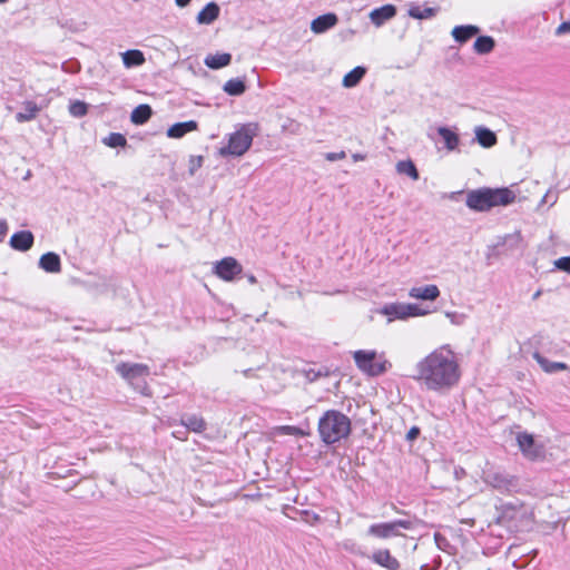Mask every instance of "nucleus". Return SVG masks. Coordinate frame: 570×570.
<instances>
[{
	"label": "nucleus",
	"instance_id": "aec40b11",
	"mask_svg": "<svg viewBox=\"0 0 570 570\" xmlns=\"http://www.w3.org/2000/svg\"><path fill=\"white\" fill-rule=\"evenodd\" d=\"M22 108L23 111H20L16 115V120L20 124L36 119V117L41 110V107H39L36 102L30 100L24 101L22 104Z\"/></svg>",
	"mask_w": 570,
	"mask_h": 570
},
{
	"label": "nucleus",
	"instance_id": "c9c22d12",
	"mask_svg": "<svg viewBox=\"0 0 570 570\" xmlns=\"http://www.w3.org/2000/svg\"><path fill=\"white\" fill-rule=\"evenodd\" d=\"M88 107L83 101L76 100L70 104L69 112L75 117H82L87 114Z\"/></svg>",
	"mask_w": 570,
	"mask_h": 570
},
{
	"label": "nucleus",
	"instance_id": "1a4fd4ad",
	"mask_svg": "<svg viewBox=\"0 0 570 570\" xmlns=\"http://www.w3.org/2000/svg\"><path fill=\"white\" fill-rule=\"evenodd\" d=\"M116 372L130 384L149 375V367L141 363L122 362L116 366Z\"/></svg>",
	"mask_w": 570,
	"mask_h": 570
},
{
	"label": "nucleus",
	"instance_id": "8fccbe9b",
	"mask_svg": "<svg viewBox=\"0 0 570 570\" xmlns=\"http://www.w3.org/2000/svg\"><path fill=\"white\" fill-rule=\"evenodd\" d=\"M7 1H8V0H0V3H4V2H7Z\"/></svg>",
	"mask_w": 570,
	"mask_h": 570
},
{
	"label": "nucleus",
	"instance_id": "f8f14e48",
	"mask_svg": "<svg viewBox=\"0 0 570 570\" xmlns=\"http://www.w3.org/2000/svg\"><path fill=\"white\" fill-rule=\"evenodd\" d=\"M409 296L414 299L435 301L440 296V289L434 284L415 286L409 291Z\"/></svg>",
	"mask_w": 570,
	"mask_h": 570
},
{
	"label": "nucleus",
	"instance_id": "f704fd0d",
	"mask_svg": "<svg viewBox=\"0 0 570 570\" xmlns=\"http://www.w3.org/2000/svg\"><path fill=\"white\" fill-rule=\"evenodd\" d=\"M104 142L109 147H124L127 144V139L124 135L118 132H112L108 137L104 139Z\"/></svg>",
	"mask_w": 570,
	"mask_h": 570
},
{
	"label": "nucleus",
	"instance_id": "9b49d317",
	"mask_svg": "<svg viewBox=\"0 0 570 570\" xmlns=\"http://www.w3.org/2000/svg\"><path fill=\"white\" fill-rule=\"evenodd\" d=\"M35 242L33 234L30 230H21L14 233L10 238V246L19 252L29 250Z\"/></svg>",
	"mask_w": 570,
	"mask_h": 570
},
{
	"label": "nucleus",
	"instance_id": "72a5a7b5",
	"mask_svg": "<svg viewBox=\"0 0 570 570\" xmlns=\"http://www.w3.org/2000/svg\"><path fill=\"white\" fill-rule=\"evenodd\" d=\"M275 435H294V436H305L307 435L302 429L293 425H281L276 426L273 430Z\"/></svg>",
	"mask_w": 570,
	"mask_h": 570
},
{
	"label": "nucleus",
	"instance_id": "6ab92c4d",
	"mask_svg": "<svg viewBox=\"0 0 570 570\" xmlns=\"http://www.w3.org/2000/svg\"><path fill=\"white\" fill-rule=\"evenodd\" d=\"M438 134L443 139L448 151H454L458 149L460 145V137L454 130L442 126L438 128Z\"/></svg>",
	"mask_w": 570,
	"mask_h": 570
},
{
	"label": "nucleus",
	"instance_id": "79ce46f5",
	"mask_svg": "<svg viewBox=\"0 0 570 570\" xmlns=\"http://www.w3.org/2000/svg\"><path fill=\"white\" fill-rule=\"evenodd\" d=\"M8 232V223L4 219H0V242L3 240Z\"/></svg>",
	"mask_w": 570,
	"mask_h": 570
},
{
	"label": "nucleus",
	"instance_id": "de8ad7c7",
	"mask_svg": "<svg viewBox=\"0 0 570 570\" xmlns=\"http://www.w3.org/2000/svg\"><path fill=\"white\" fill-rule=\"evenodd\" d=\"M248 282H249L250 284H255L257 281H256V277H255V276L250 275V276H248Z\"/></svg>",
	"mask_w": 570,
	"mask_h": 570
},
{
	"label": "nucleus",
	"instance_id": "dca6fc26",
	"mask_svg": "<svg viewBox=\"0 0 570 570\" xmlns=\"http://www.w3.org/2000/svg\"><path fill=\"white\" fill-rule=\"evenodd\" d=\"M337 23V17L334 13H326L317 17L311 23V30L314 33H323Z\"/></svg>",
	"mask_w": 570,
	"mask_h": 570
},
{
	"label": "nucleus",
	"instance_id": "c03bdc74",
	"mask_svg": "<svg viewBox=\"0 0 570 570\" xmlns=\"http://www.w3.org/2000/svg\"><path fill=\"white\" fill-rule=\"evenodd\" d=\"M190 1H191V0H175L176 4H177L178 7H181V8H184V7L188 6V4L190 3Z\"/></svg>",
	"mask_w": 570,
	"mask_h": 570
},
{
	"label": "nucleus",
	"instance_id": "393cba45",
	"mask_svg": "<svg viewBox=\"0 0 570 570\" xmlns=\"http://www.w3.org/2000/svg\"><path fill=\"white\" fill-rule=\"evenodd\" d=\"M121 59L126 68L138 67L144 65L146 61L144 53L137 49L122 52Z\"/></svg>",
	"mask_w": 570,
	"mask_h": 570
},
{
	"label": "nucleus",
	"instance_id": "c756f323",
	"mask_svg": "<svg viewBox=\"0 0 570 570\" xmlns=\"http://www.w3.org/2000/svg\"><path fill=\"white\" fill-rule=\"evenodd\" d=\"M494 45L492 37L481 36L474 41L473 48L479 55H487L493 50Z\"/></svg>",
	"mask_w": 570,
	"mask_h": 570
},
{
	"label": "nucleus",
	"instance_id": "473e14b6",
	"mask_svg": "<svg viewBox=\"0 0 570 570\" xmlns=\"http://www.w3.org/2000/svg\"><path fill=\"white\" fill-rule=\"evenodd\" d=\"M438 9L436 8H420L417 6L410 8L409 14L410 17L414 19H429L436 14Z\"/></svg>",
	"mask_w": 570,
	"mask_h": 570
},
{
	"label": "nucleus",
	"instance_id": "7ed1b4c3",
	"mask_svg": "<svg viewBox=\"0 0 570 570\" xmlns=\"http://www.w3.org/2000/svg\"><path fill=\"white\" fill-rule=\"evenodd\" d=\"M352 430L348 416L336 410L326 411L318 420V433L325 444L346 439Z\"/></svg>",
	"mask_w": 570,
	"mask_h": 570
},
{
	"label": "nucleus",
	"instance_id": "423d86ee",
	"mask_svg": "<svg viewBox=\"0 0 570 570\" xmlns=\"http://www.w3.org/2000/svg\"><path fill=\"white\" fill-rule=\"evenodd\" d=\"M376 314L387 317L391 323L395 320H406L409 317L423 316L425 311L421 309L415 304L410 303H390L374 311Z\"/></svg>",
	"mask_w": 570,
	"mask_h": 570
},
{
	"label": "nucleus",
	"instance_id": "412c9836",
	"mask_svg": "<svg viewBox=\"0 0 570 570\" xmlns=\"http://www.w3.org/2000/svg\"><path fill=\"white\" fill-rule=\"evenodd\" d=\"M219 7L215 2H209L206 7L197 14V22L200 24H210L219 16Z\"/></svg>",
	"mask_w": 570,
	"mask_h": 570
},
{
	"label": "nucleus",
	"instance_id": "a18cd8bd",
	"mask_svg": "<svg viewBox=\"0 0 570 570\" xmlns=\"http://www.w3.org/2000/svg\"><path fill=\"white\" fill-rule=\"evenodd\" d=\"M352 158H353L354 161H362V160L365 159V156L362 155V154H353Z\"/></svg>",
	"mask_w": 570,
	"mask_h": 570
},
{
	"label": "nucleus",
	"instance_id": "09e8293b",
	"mask_svg": "<svg viewBox=\"0 0 570 570\" xmlns=\"http://www.w3.org/2000/svg\"><path fill=\"white\" fill-rule=\"evenodd\" d=\"M541 295V291H538L533 295V299H537Z\"/></svg>",
	"mask_w": 570,
	"mask_h": 570
},
{
	"label": "nucleus",
	"instance_id": "37998d69",
	"mask_svg": "<svg viewBox=\"0 0 570 570\" xmlns=\"http://www.w3.org/2000/svg\"><path fill=\"white\" fill-rule=\"evenodd\" d=\"M419 433H420V430H419L417 428H415V426H414V428H412V429L407 432L406 438H407V440L412 441V440H414V439H416V438H417Z\"/></svg>",
	"mask_w": 570,
	"mask_h": 570
},
{
	"label": "nucleus",
	"instance_id": "0eeeda50",
	"mask_svg": "<svg viewBox=\"0 0 570 570\" xmlns=\"http://www.w3.org/2000/svg\"><path fill=\"white\" fill-rule=\"evenodd\" d=\"M414 521L410 519L375 523L368 527L367 534L379 539H390L402 535L401 530H412Z\"/></svg>",
	"mask_w": 570,
	"mask_h": 570
},
{
	"label": "nucleus",
	"instance_id": "4c0bfd02",
	"mask_svg": "<svg viewBox=\"0 0 570 570\" xmlns=\"http://www.w3.org/2000/svg\"><path fill=\"white\" fill-rule=\"evenodd\" d=\"M202 165H203V157L202 156L191 157L189 159V173H190V175H194L195 171L202 167Z\"/></svg>",
	"mask_w": 570,
	"mask_h": 570
},
{
	"label": "nucleus",
	"instance_id": "c85d7f7f",
	"mask_svg": "<svg viewBox=\"0 0 570 570\" xmlns=\"http://www.w3.org/2000/svg\"><path fill=\"white\" fill-rule=\"evenodd\" d=\"M223 89L226 94L230 96H240L245 92L246 85L244 79L234 78L226 81Z\"/></svg>",
	"mask_w": 570,
	"mask_h": 570
},
{
	"label": "nucleus",
	"instance_id": "b1692460",
	"mask_svg": "<svg viewBox=\"0 0 570 570\" xmlns=\"http://www.w3.org/2000/svg\"><path fill=\"white\" fill-rule=\"evenodd\" d=\"M196 129H197V122L195 120L177 122V124L173 125L167 130V136L169 138H181L187 132L194 131Z\"/></svg>",
	"mask_w": 570,
	"mask_h": 570
},
{
	"label": "nucleus",
	"instance_id": "7c9ffc66",
	"mask_svg": "<svg viewBox=\"0 0 570 570\" xmlns=\"http://www.w3.org/2000/svg\"><path fill=\"white\" fill-rule=\"evenodd\" d=\"M181 424L193 432H203L206 429V423L202 416L188 415L181 419Z\"/></svg>",
	"mask_w": 570,
	"mask_h": 570
},
{
	"label": "nucleus",
	"instance_id": "a878e982",
	"mask_svg": "<svg viewBox=\"0 0 570 570\" xmlns=\"http://www.w3.org/2000/svg\"><path fill=\"white\" fill-rule=\"evenodd\" d=\"M230 60H232L230 53L223 52V53L208 55L205 58L204 62L210 69H219V68L228 66L230 63Z\"/></svg>",
	"mask_w": 570,
	"mask_h": 570
},
{
	"label": "nucleus",
	"instance_id": "a211bd4d",
	"mask_svg": "<svg viewBox=\"0 0 570 570\" xmlns=\"http://www.w3.org/2000/svg\"><path fill=\"white\" fill-rule=\"evenodd\" d=\"M480 32L479 27L473 24L456 26L452 29V37L460 43L466 42L470 38L474 37Z\"/></svg>",
	"mask_w": 570,
	"mask_h": 570
},
{
	"label": "nucleus",
	"instance_id": "6e6552de",
	"mask_svg": "<svg viewBox=\"0 0 570 570\" xmlns=\"http://www.w3.org/2000/svg\"><path fill=\"white\" fill-rule=\"evenodd\" d=\"M518 446L522 455L530 460L537 461L543 458L544 446L534 441V436L528 432H519L515 436Z\"/></svg>",
	"mask_w": 570,
	"mask_h": 570
},
{
	"label": "nucleus",
	"instance_id": "ea45409f",
	"mask_svg": "<svg viewBox=\"0 0 570 570\" xmlns=\"http://www.w3.org/2000/svg\"><path fill=\"white\" fill-rule=\"evenodd\" d=\"M346 157V154L345 151H340V153H327L325 155V158L326 160L328 161H336V160H341V159H344Z\"/></svg>",
	"mask_w": 570,
	"mask_h": 570
},
{
	"label": "nucleus",
	"instance_id": "f03ea898",
	"mask_svg": "<svg viewBox=\"0 0 570 570\" xmlns=\"http://www.w3.org/2000/svg\"><path fill=\"white\" fill-rule=\"evenodd\" d=\"M515 195L509 188H479L470 190L466 195V206L475 212H485L497 206H507L513 203Z\"/></svg>",
	"mask_w": 570,
	"mask_h": 570
},
{
	"label": "nucleus",
	"instance_id": "39448f33",
	"mask_svg": "<svg viewBox=\"0 0 570 570\" xmlns=\"http://www.w3.org/2000/svg\"><path fill=\"white\" fill-rule=\"evenodd\" d=\"M253 138L254 134L249 128L243 126L229 136L228 144L219 148L218 154L222 157H240L250 148Z\"/></svg>",
	"mask_w": 570,
	"mask_h": 570
},
{
	"label": "nucleus",
	"instance_id": "ddd939ff",
	"mask_svg": "<svg viewBox=\"0 0 570 570\" xmlns=\"http://www.w3.org/2000/svg\"><path fill=\"white\" fill-rule=\"evenodd\" d=\"M485 480L493 488L502 491H510L517 487V479L503 473L488 474Z\"/></svg>",
	"mask_w": 570,
	"mask_h": 570
},
{
	"label": "nucleus",
	"instance_id": "5701e85b",
	"mask_svg": "<svg viewBox=\"0 0 570 570\" xmlns=\"http://www.w3.org/2000/svg\"><path fill=\"white\" fill-rule=\"evenodd\" d=\"M533 358L538 362V364L541 366V368L546 373H556L560 371H566L569 368V366L563 362H552L544 356H542L539 353L533 354Z\"/></svg>",
	"mask_w": 570,
	"mask_h": 570
},
{
	"label": "nucleus",
	"instance_id": "2eb2a0df",
	"mask_svg": "<svg viewBox=\"0 0 570 570\" xmlns=\"http://www.w3.org/2000/svg\"><path fill=\"white\" fill-rule=\"evenodd\" d=\"M474 136L476 142L483 148H491L498 142L495 132L483 126H476L474 128Z\"/></svg>",
	"mask_w": 570,
	"mask_h": 570
},
{
	"label": "nucleus",
	"instance_id": "f257e3e1",
	"mask_svg": "<svg viewBox=\"0 0 570 570\" xmlns=\"http://www.w3.org/2000/svg\"><path fill=\"white\" fill-rule=\"evenodd\" d=\"M413 380L426 391L446 393L461 379V366L450 345L439 346L422 357L414 366Z\"/></svg>",
	"mask_w": 570,
	"mask_h": 570
},
{
	"label": "nucleus",
	"instance_id": "9d476101",
	"mask_svg": "<svg viewBox=\"0 0 570 570\" xmlns=\"http://www.w3.org/2000/svg\"><path fill=\"white\" fill-rule=\"evenodd\" d=\"M242 272V265L234 257H225L214 265V273L225 282L234 281Z\"/></svg>",
	"mask_w": 570,
	"mask_h": 570
},
{
	"label": "nucleus",
	"instance_id": "2f4dec72",
	"mask_svg": "<svg viewBox=\"0 0 570 570\" xmlns=\"http://www.w3.org/2000/svg\"><path fill=\"white\" fill-rule=\"evenodd\" d=\"M396 171L401 175H407L413 180L419 179V171L412 160H401L396 164Z\"/></svg>",
	"mask_w": 570,
	"mask_h": 570
},
{
	"label": "nucleus",
	"instance_id": "e433bc0d",
	"mask_svg": "<svg viewBox=\"0 0 570 570\" xmlns=\"http://www.w3.org/2000/svg\"><path fill=\"white\" fill-rule=\"evenodd\" d=\"M556 268L570 274V256H564L553 262Z\"/></svg>",
	"mask_w": 570,
	"mask_h": 570
},
{
	"label": "nucleus",
	"instance_id": "a19ab883",
	"mask_svg": "<svg viewBox=\"0 0 570 570\" xmlns=\"http://www.w3.org/2000/svg\"><path fill=\"white\" fill-rule=\"evenodd\" d=\"M567 32H570V22H562L558 28H557V31L556 33L557 35H563V33H567Z\"/></svg>",
	"mask_w": 570,
	"mask_h": 570
},
{
	"label": "nucleus",
	"instance_id": "cd10ccee",
	"mask_svg": "<svg viewBox=\"0 0 570 570\" xmlns=\"http://www.w3.org/2000/svg\"><path fill=\"white\" fill-rule=\"evenodd\" d=\"M151 117V108L148 105H139L131 115L130 120L136 125L145 124Z\"/></svg>",
	"mask_w": 570,
	"mask_h": 570
},
{
	"label": "nucleus",
	"instance_id": "20e7f679",
	"mask_svg": "<svg viewBox=\"0 0 570 570\" xmlns=\"http://www.w3.org/2000/svg\"><path fill=\"white\" fill-rule=\"evenodd\" d=\"M356 367L367 376H380L391 368L385 353L375 350H357L353 352Z\"/></svg>",
	"mask_w": 570,
	"mask_h": 570
},
{
	"label": "nucleus",
	"instance_id": "58836bf2",
	"mask_svg": "<svg viewBox=\"0 0 570 570\" xmlns=\"http://www.w3.org/2000/svg\"><path fill=\"white\" fill-rule=\"evenodd\" d=\"M508 242H510V243H512L513 245H517V246L521 245V243H522V235H521V233L520 232H514L513 234L508 235L505 237V243H508Z\"/></svg>",
	"mask_w": 570,
	"mask_h": 570
},
{
	"label": "nucleus",
	"instance_id": "bb28decb",
	"mask_svg": "<svg viewBox=\"0 0 570 570\" xmlns=\"http://www.w3.org/2000/svg\"><path fill=\"white\" fill-rule=\"evenodd\" d=\"M366 73V69L364 67H355L353 70L347 72L342 80V86L344 88H353L357 86V83L363 79Z\"/></svg>",
	"mask_w": 570,
	"mask_h": 570
},
{
	"label": "nucleus",
	"instance_id": "49530a36",
	"mask_svg": "<svg viewBox=\"0 0 570 570\" xmlns=\"http://www.w3.org/2000/svg\"><path fill=\"white\" fill-rule=\"evenodd\" d=\"M140 392H141L142 394L149 395V389H148V386L146 385V383H145V384H144V386L141 387Z\"/></svg>",
	"mask_w": 570,
	"mask_h": 570
},
{
	"label": "nucleus",
	"instance_id": "4468645a",
	"mask_svg": "<svg viewBox=\"0 0 570 570\" xmlns=\"http://www.w3.org/2000/svg\"><path fill=\"white\" fill-rule=\"evenodd\" d=\"M371 559L376 564L386 568L387 570H399L400 562L394 558L387 549L374 551Z\"/></svg>",
	"mask_w": 570,
	"mask_h": 570
},
{
	"label": "nucleus",
	"instance_id": "f3484780",
	"mask_svg": "<svg viewBox=\"0 0 570 570\" xmlns=\"http://www.w3.org/2000/svg\"><path fill=\"white\" fill-rule=\"evenodd\" d=\"M39 266L48 273H59L61 271L60 257L52 252L46 253L40 257Z\"/></svg>",
	"mask_w": 570,
	"mask_h": 570
},
{
	"label": "nucleus",
	"instance_id": "4be33fe9",
	"mask_svg": "<svg viewBox=\"0 0 570 570\" xmlns=\"http://www.w3.org/2000/svg\"><path fill=\"white\" fill-rule=\"evenodd\" d=\"M395 13H396L395 8L391 4H386L379 9L373 10L370 13V18L375 26H381L386 20L393 18L395 16Z\"/></svg>",
	"mask_w": 570,
	"mask_h": 570
}]
</instances>
